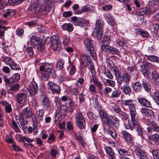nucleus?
I'll return each mask as SVG.
<instances>
[{
	"instance_id": "obj_1",
	"label": "nucleus",
	"mask_w": 159,
	"mask_h": 159,
	"mask_svg": "<svg viewBox=\"0 0 159 159\" xmlns=\"http://www.w3.org/2000/svg\"><path fill=\"white\" fill-rule=\"evenodd\" d=\"M113 71L119 86H121L123 84H129L130 76L129 73L126 72L123 73L116 67L114 68Z\"/></svg>"
},
{
	"instance_id": "obj_2",
	"label": "nucleus",
	"mask_w": 159,
	"mask_h": 159,
	"mask_svg": "<svg viewBox=\"0 0 159 159\" xmlns=\"http://www.w3.org/2000/svg\"><path fill=\"white\" fill-rule=\"evenodd\" d=\"M132 124L129 123L125 125V128L127 129L133 130L134 129L138 133V135L141 137V138H143V129L136 118V116L131 117Z\"/></svg>"
},
{
	"instance_id": "obj_3",
	"label": "nucleus",
	"mask_w": 159,
	"mask_h": 159,
	"mask_svg": "<svg viewBox=\"0 0 159 159\" xmlns=\"http://www.w3.org/2000/svg\"><path fill=\"white\" fill-rule=\"evenodd\" d=\"M84 48L89 57H91L92 59L95 60L96 54L95 52L94 42L92 40L87 38L84 41Z\"/></svg>"
},
{
	"instance_id": "obj_4",
	"label": "nucleus",
	"mask_w": 159,
	"mask_h": 159,
	"mask_svg": "<svg viewBox=\"0 0 159 159\" xmlns=\"http://www.w3.org/2000/svg\"><path fill=\"white\" fill-rule=\"evenodd\" d=\"M50 41L52 47L54 51L58 52L62 50V47L61 43L57 36L53 35L50 38Z\"/></svg>"
},
{
	"instance_id": "obj_5",
	"label": "nucleus",
	"mask_w": 159,
	"mask_h": 159,
	"mask_svg": "<svg viewBox=\"0 0 159 159\" xmlns=\"http://www.w3.org/2000/svg\"><path fill=\"white\" fill-rule=\"evenodd\" d=\"M134 100L129 99L122 101V104L128 107L131 115V118L136 116L135 105L134 103Z\"/></svg>"
},
{
	"instance_id": "obj_6",
	"label": "nucleus",
	"mask_w": 159,
	"mask_h": 159,
	"mask_svg": "<svg viewBox=\"0 0 159 159\" xmlns=\"http://www.w3.org/2000/svg\"><path fill=\"white\" fill-rule=\"evenodd\" d=\"M75 117L77 126L80 129H85V120L81 113L80 112H77L75 115Z\"/></svg>"
},
{
	"instance_id": "obj_7",
	"label": "nucleus",
	"mask_w": 159,
	"mask_h": 159,
	"mask_svg": "<svg viewBox=\"0 0 159 159\" xmlns=\"http://www.w3.org/2000/svg\"><path fill=\"white\" fill-rule=\"evenodd\" d=\"M15 101L19 104H23L27 100L26 92L24 91L16 94L15 96Z\"/></svg>"
},
{
	"instance_id": "obj_8",
	"label": "nucleus",
	"mask_w": 159,
	"mask_h": 159,
	"mask_svg": "<svg viewBox=\"0 0 159 159\" xmlns=\"http://www.w3.org/2000/svg\"><path fill=\"white\" fill-rule=\"evenodd\" d=\"M42 105L43 108L46 111H49L51 109V104L48 98L45 95L41 97Z\"/></svg>"
},
{
	"instance_id": "obj_9",
	"label": "nucleus",
	"mask_w": 159,
	"mask_h": 159,
	"mask_svg": "<svg viewBox=\"0 0 159 159\" xmlns=\"http://www.w3.org/2000/svg\"><path fill=\"white\" fill-rule=\"evenodd\" d=\"M28 89L31 96H34L38 91L37 84L34 80H33L30 83Z\"/></svg>"
},
{
	"instance_id": "obj_10",
	"label": "nucleus",
	"mask_w": 159,
	"mask_h": 159,
	"mask_svg": "<svg viewBox=\"0 0 159 159\" xmlns=\"http://www.w3.org/2000/svg\"><path fill=\"white\" fill-rule=\"evenodd\" d=\"M48 88L51 90L52 94L60 93V86L51 81H49L47 84Z\"/></svg>"
},
{
	"instance_id": "obj_11",
	"label": "nucleus",
	"mask_w": 159,
	"mask_h": 159,
	"mask_svg": "<svg viewBox=\"0 0 159 159\" xmlns=\"http://www.w3.org/2000/svg\"><path fill=\"white\" fill-rule=\"evenodd\" d=\"M38 0H32L31 1L29 9L33 14L38 12L40 9L39 7L38 6Z\"/></svg>"
},
{
	"instance_id": "obj_12",
	"label": "nucleus",
	"mask_w": 159,
	"mask_h": 159,
	"mask_svg": "<svg viewBox=\"0 0 159 159\" xmlns=\"http://www.w3.org/2000/svg\"><path fill=\"white\" fill-rule=\"evenodd\" d=\"M103 24L101 20H97L95 24V32L97 34L101 35L103 31Z\"/></svg>"
},
{
	"instance_id": "obj_13",
	"label": "nucleus",
	"mask_w": 159,
	"mask_h": 159,
	"mask_svg": "<svg viewBox=\"0 0 159 159\" xmlns=\"http://www.w3.org/2000/svg\"><path fill=\"white\" fill-rule=\"evenodd\" d=\"M104 149L109 159H116V157L114 151L111 147H105Z\"/></svg>"
},
{
	"instance_id": "obj_14",
	"label": "nucleus",
	"mask_w": 159,
	"mask_h": 159,
	"mask_svg": "<svg viewBox=\"0 0 159 159\" xmlns=\"http://www.w3.org/2000/svg\"><path fill=\"white\" fill-rule=\"evenodd\" d=\"M88 57L83 54L80 58V65L82 68H84L88 63Z\"/></svg>"
},
{
	"instance_id": "obj_15",
	"label": "nucleus",
	"mask_w": 159,
	"mask_h": 159,
	"mask_svg": "<svg viewBox=\"0 0 159 159\" xmlns=\"http://www.w3.org/2000/svg\"><path fill=\"white\" fill-rule=\"evenodd\" d=\"M53 68V66L51 64L46 63L43 64L40 66L39 70L41 71L45 70L54 72Z\"/></svg>"
},
{
	"instance_id": "obj_16",
	"label": "nucleus",
	"mask_w": 159,
	"mask_h": 159,
	"mask_svg": "<svg viewBox=\"0 0 159 159\" xmlns=\"http://www.w3.org/2000/svg\"><path fill=\"white\" fill-rule=\"evenodd\" d=\"M151 13V9L148 7H145L140 8L137 14L139 16H143L144 15H148Z\"/></svg>"
},
{
	"instance_id": "obj_17",
	"label": "nucleus",
	"mask_w": 159,
	"mask_h": 159,
	"mask_svg": "<svg viewBox=\"0 0 159 159\" xmlns=\"http://www.w3.org/2000/svg\"><path fill=\"white\" fill-rule=\"evenodd\" d=\"M121 134L127 142L130 143L132 142L133 138L132 136L128 132L125 130L122 131L121 132Z\"/></svg>"
},
{
	"instance_id": "obj_18",
	"label": "nucleus",
	"mask_w": 159,
	"mask_h": 159,
	"mask_svg": "<svg viewBox=\"0 0 159 159\" xmlns=\"http://www.w3.org/2000/svg\"><path fill=\"white\" fill-rule=\"evenodd\" d=\"M139 102L142 106L146 107H150L151 104L150 102L146 99L143 98H137Z\"/></svg>"
},
{
	"instance_id": "obj_19",
	"label": "nucleus",
	"mask_w": 159,
	"mask_h": 159,
	"mask_svg": "<svg viewBox=\"0 0 159 159\" xmlns=\"http://www.w3.org/2000/svg\"><path fill=\"white\" fill-rule=\"evenodd\" d=\"M150 141L152 144L158 145L159 144V134L155 133L152 135L149 138Z\"/></svg>"
},
{
	"instance_id": "obj_20",
	"label": "nucleus",
	"mask_w": 159,
	"mask_h": 159,
	"mask_svg": "<svg viewBox=\"0 0 159 159\" xmlns=\"http://www.w3.org/2000/svg\"><path fill=\"white\" fill-rule=\"evenodd\" d=\"M120 86V89L125 94L129 96L131 94V89L128 84H125Z\"/></svg>"
},
{
	"instance_id": "obj_21",
	"label": "nucleus",
	"mask_w": 159,
	"mask_h": 159,
	"mask_svg": "<svg viewBox=\"0 0 159 159\" xmlns=\"http://www.w3.org/2000/svg\"><path fill=\"white\" fill-rule=\"evenodd\" d=\"M22 114L26 118H28L32 115L33 113L30 107H26L22 111Z\"/></svg>"
},
{
	"instance_id": "obj_22",
	"label": "nucleus",
	"mask_w": 159,
	"mask_h": 159,
	"mask_svg": "<svg viewBox=\"0 0 159 159\" xmlns=\"http://www.w3.org/2000/svg\"><path fill=\"white\" fill-rule=\"evenodd\" d=\"M55 4H52V2L48 3V2H43L42 4L43 10L45 11H49L52 9Z\"/></svg>"
},
{
	"instance_id": "obj_23",
	"label": "nucleus",
	"mask_w": 159,
	"mask_h": 159,
	"mask_svg": "<svg viewBox=\"0 0 159 159\" xmlns=\"http://www.w3.org/2000/svg\"><path fill=\"white\" fill-rule=\"evenodd\" d=\"M68 69L69 70V74L70 75H73L76 71L75 66L72 62L69 61V65Z\"/></svg>"
},
{
	"instance_id": "obj_24",
	"label": "nucleus",
	"mask_w": 159,
	"mask_h": 159,
	"mask_svg": "<svg viewBox=\"0 0 159 159\" xmlns=\"http://www.w3.org/2000/svg\"><path fill=\"white\" fill-rule=\"evenodd\" d=\"M133 88L135 92H140L142 89V87L141 84L138 82L134 83L133 84Z\"/></svg>"
},
{
	"instance_id": "obj_25",
	"label": "nucleus",
	"mask_w": 159,
	"mask_h": 159,
	"mask_svg": "<svg viewBox=\"0 0 159 159\" xmlns=\"http://www.w3.org/2000/svg\"><path fill=\"white\" fill-rule=\"evenodd\" d=\"M40 39L35 36H32L31 37L29 42H28V45H30L31 46H34V44H36L35 42H40Z\"/></svg>"
},
{
	"instance_id": "obj_26",
	"label": "nucleus",
	"mask_w": 159,
	"mask_h": 159,
	"mask_svg": "<svg viewBox=\"0 0 159 159\" xmlns=\"http://www.w3.org/2000/svg\"><path fill=\"white\" fill-rule=\"evenodd\" d=\"M62 28L64 30H66L69 32L73 30V27L70 23L64 24L62 26Z\"/></svg>"
},
{
	"instance_id": "obj_27",
	"label": "nucleus",
	"mask_w": 159,
	"mask_h": 159,
	"mask_svg": "<svg viewBox=\"0 0 159 159\" xmlns=\"http://www.w3.org/2000/svg\"><path fill=\"white\" fill-rule=\"evenodd\" d=\"M45 48V43L43 41L38 42L36 46V49L38 51L42 52Z\"/></svg>"
},
{
	"instance_id": "obj_28",
	"label": "nucleus",
	"mask_w": 159,
	"mask_h": 159,
	"mask_svg": "<svg viewBox=\"0 0 159 159\" xmlns=\"http://www.w3.org/2000/svg\"><path fill=\"white\" fill-rule=\"evenodd\" d=\"M65 104L67 106L68 111L72 113L74 108V105L73 101L72 100H70L69 102H66Z\"/></svg>"
},
{
	"instance_id": "obj_29",
	"label": "nucleus",
	"mask_w": 159,
	"mask_h": 159,
	"mask_svg": "<svg viewBox=\"0 0 159 159\" xmlns=\"http://www.w3.org/2000/svg\"><path fill=\"white\" fill-rule=\"evenodd\" d=\"M148 125L151 126L154 132H159V126L155 121H150V124H148Z\"/></svg>"
},
{
	"instance_id": "obj_30",
	"label": "nucleus",
	"mask_w": 159,
	"mask_h": 159,
	"mask_svg": "<svg viewBox=\"0 0 159 159\" xmlns=\"http://www.w3.org/2000/svg\"><path fill=\"white\" fill-rule=\"evenodd\" d=\"M86 24V21L85 19L83 18L79 19L77 22L75 23V25L82 27L85 26Z\"/></svg>"
},
{
	"instance_id": "obj_31",
	"label": "nucleus",
	"mask_w": 159,
	"mask_h": 159,
	"mask_svg": "<svg viewBox=\"0 0 159 159\" xmlns=\"http://www.w3.org/2000/svg\"><path fill=\"white\" fill-rule=\"evenodd\" d=\"M142 84L144 89L147 92H149L151 89V86L148 84L147 81L145 79L142 80Z\"/></svg>"
},
{
	"instance_id": "obj_32",
	"label": "nucleus",
	"mask_w": 159,
	"mask_h": 159,
	"mask_svg": "<svg viewBox=\"0 0 159 159\" xmlns=\"http://www.w3.org/2000/svg\"><path fill=\"white\" fill-rule=\"evenodd\" d=\"M15 12V11L14 9H9L5 11L3 14L4 17L8 18L11 15H13Z\"/></svg>"
},
{
	"instance_id": "obj_33",
	"label": "nucleus",
	"mask_w": 159,
	"mask_h": 159,
	"mask_svg": "<svg viewBox=\"0 0 159 159\" xmlns=\"http://www.w3.org/2000/svg\"><path fill=\"white\" fill-rule=\"evenodd\" d=\"M42 72V74L43 77L45 78V80L47 81L49 78L51 74L53 71L50 70H45L41 71Z\"/></svg>"
},
{
	"instance_id": "obj_34",
	"label": "nucleus",
	"mask_w": 159,
	"mask_h": 159,
	"mask_svg": "<svg viewBox=\"0 0 159 159\" xmlns=\"http://www.w3.org/2000/svg\"><path fill=\"white\" fill-rule=\"evenodd\" d=\"M128 41L124 39H121L119 40V41H117L118 43L119 46L121 47L122 48H125V47H127V43Z\"/></svg>"
},
{
	"instance_id": "obj_35",
	"label": "nucleus",
	"mask_w": 159,
	"mask_h": 159,
	"mask_svg": "<svg viewBox=\"0 0 159 159\" xmlns=\"http://www.w3.org/2000/svg\"><path fill=\"white\" fill-rule=\"evenodd\" d=\"M138 35H141L143 37H147L149 36V33L145 30H142L141 29H139L136 32Z\"/></svg>"
},
{
	"instance_id": "obj_36",
	"label": "nucleus",
	"mask_w": 159,
	"mask_h": 159,
	"mask_svg": "<svg viewBox=\"0 0 159 159\" xmlns=\"http://www.w3.org/2000/svg\"><path fill=\"white\" fill-rule=\"evenodd\" d=\"M36 113L37 115L38 120L39 121H42L43 119V116L44 113L43 110L40 109L37 111Z\"/></svg>"
},
{
	"instance_id": "obj_37",
	"label": "nucleus",
	"mask_w": 159,
	"mask_h": 159,
	"mask_svg": "<svg viewBox=\"0 0 159 159\" xmlns=\"http://www.w3.org/2000/svg\"><path fill=\"white\" fill-rule=\"evenodd\" d=\"M134 149L136 155L139 157L146 152L137 147H135Z\"/></svg>"
},
{
	"instance_id": "obj_38",
	"label": "nucleus",
	"mask_w": 159,
	"mask_h": 159,
	"mask_svg": "<svg viewBox=\"0 0 159 159\" xmlns=\"http://www.w3.org/2000/svg\"><path fill=\"white\" fill-rule=\"evenodd\" d=\"M64 64V61L61 59L57 62L56 65L57 68L58 70H60L63 68V66Z\"/></svg>"
},
{
	"instance_id": "obj_39",
	"label": "nucleus",
	"mask_w": 159,
	"mask_h": 159,
	"mask_svg": "<svg viewBox=\"0 0 159 159\" xmlns=\"http://www.w3.org/2000/svg\"><path fill=\"white\" fill-rule=\"evenodd\" d=\"M107 21V23L111 26H114L115 24V20L113 17L110 14L108 15Z\"/></svg>"
},
{
	"instance_id": "obj_40",
	"label": "nucleus",
	"mask_w": 159,
	"mask_h": 159,
	"mask_svg": "<svg viewBox=\"0 0 159 159\" xmlns=\"http://www.w3.org/2000/svg\"><path fill=\"white\" fill-rule=\"evenodd\" d=\"M2 60L7 65H8L9 66H10L11 63L13 62V60L11 58L6 56L3 57Z\"/></svg>"
},
{
	"instance_id": "obj_41",
	"label": "nucleus",
	"mask_w": 159,
	"mask_h": 159,
	"mask_svg": "<svg viewBox=\"0 0 159 159\" xmlns=\"http://www.w3.org/2000/svg\"><path fill=\"white\" fill-rule=\"evenodd\" d=\"M11 124L12 125V128L16 132L19 133L20 132V130L16 122L14 120H12Z\"/></svg>"
},
{
	"instance_id": "obj_42",
	"label": "nucleus",
	"mask_w": 159,
	"mask_h": 159,
	"mask_svg": "<svg viewBox=\"0 0 159 159\" xmlns=\"http://www.w3.org/2000/svg\"><path fill=\"white\" fill-rule=\"evenodd\" d=\"M88 67L89 69L91 71L93 75L95 74V70H94V67L93 65L92 62L90 60H89V64L88 63Z\"/></svg>"
},
{
	"instance_id": "obj_43",
	"label": "nucleus",
	"mask_w": 159,
	"mask_h": 159,
	"mask_svg": "<svg viewBox=\"0 0 159 159\" xmlns=\"http://www.w3.org/2000/svg\"><path fill=\"white\" fill-rule=\"evenodd\" d=\"M99 114L102 121L109 116V115L106 111L103 110L99 111Z\"/></svg>"
},
{
	"instance_id": "obj_44",
	"label": "nucleus",
	"mask_w": 159,
	"mask_h": 159,
	"mask_svg": "<svg viewBox=\"0 0 159 159\" xmlns=\"http://www.w3.org/2000/svg\"><path fill=\"white\" fill-rule=\"evenodd\" d=\"M103 74L110 79H113L114 76L112 74L111 71L108 69H105L103 72Z\"/></svg>"
},
{
	"instance_id": "obj_45",
	"label": "nucleus",
	"mask_w": 159,
	"mask_h": 159,
	"mask_svg": "<svg viewBox=\"0 0 159 159\" xmlns=\"http://www.w3.org/2000/svg\"><path fill=\"white\" fill-rule=\"evenodd\" d=\"M20 75L19 73L15 74L11 77V82L12 83L18 82L20 78Z\"/></svg>"
},
{
	"instance_id": "obj_46",
	"label": "nucleus",
	"mask_w": 159,
	"mask_h": 159,
	"mask_svg": "<svg viewBox=\"0 0 159 159\" xmlns=\"http://www.w3.org/2000/svg\"><path fill=\"white\" fill-rule=\"evenodd\" d=\"M102 121L106 124L108 126H111L112 124L111 118L109 115L104 120Z\"/></svg>"
},
{
	"instance_id": "obj_47",
	"label": "nucleus",
	"mask_w": 159,
	"mask_h": 159,
	"mask_svg": "<svg viewBox=\"0 0 159 159\" xmlns=\"http://www.w3.org/2000/svg\"><path fill=\"white\" fill-rule=\"evenodd\" d=\"M24 0H8L9 3L11 5H18L22 2Z\"/></svg>"
},
{
	"instance_id": "obj_48",
	"label": "nucleus",
	"mask_w": 159,
	"mask_h": 159,
	"mask_svg": "<svg viewBox=\"0 0 159 159\" xmlns=\"http://www.w3.org/2000/svg\"><path fill=\"white\" fill-rule=\"evenodd\" d=\"M152 97L153 100L159 105V93L157 91H155Z\"/></svg>"
},
{
	"instance_id": "obj_49",
	"label": "nucleus",
	"mask_w": 159,
	"mask_h": 159,
	"mask_svg": "<svg viewBox=\"0 0 159 159\" xmlns=\"http://www.w3.org/2000/svg\"><path fill=\"white\" fill-rule=\"evenodd\" d=\"M104 84L112 87H114L115 86V82L109 79H107Z\"/></svg>"
},
{
	"instance_id": "obj_50",
	"label": "nucleus",
	"mask_w": 159,
	"mask_h": 159,
	"mask_svg": "<svg viewBox=\"0 0 159 159\" xmlns=\"http://www.w3.org/2000/svg\"><path fill=\"white\" fill-rule=\"evenodd\" d=\"M112 47L110 46L107 43L105 44V43H103L101 46V49L102 50H105V51H106L110 52V50H111Z\"/></svg>"
},
{
	"instance_id": "obj_51",
	"label": "nucleus",
	"mask_w": 159,
	"mask_h": 159,
	"mask_svg": "<svg viewBox=\"0 0 159 159\" xmlns=\"http://www.w3.org/2000/svg\"><path fill=\"white\" fill-rule=\"evenodd\" d=\"M141 112L144 113L147 116H148L149 115H150L152 113V111L144 108H143L141 109Z\"/></svg>"
},
{
	"instance_id": "obj_52",
	"label": "nucleus",
	"mask_w": 159,
	"mask_h": 159,
	"mask_svg": "<svg viewBox=\"0 0 159 159\" xmlns=\"http://www.w3.org/2000/svg\"><path fill=\"white\" fill-rule=\"evenodd\" d=\"M113 120H112L113 125L117 128L119 126V123L118 119L115 116L112 117Z\"/></svg>"
},
{
	"instance_id": "obj_53",
	"label": "nucleus",
	"mask_w": 159,
	"mask_h": 159,
	"mask_svg": "<svg viewBox=\"0 0 159 159\" xmlns=\"http://www.w3.org/2000/svg\"><path fill=\"white\" fill-rule=\"evenodd\" d=\"M70 43L69 37L67 36H66L63 37V44L64 46H68Z\"/></svg>"
},
{
	"instance_id": "obj_54",
	"label": "nucleus",
	"mask_w": 159,
	"mask_h": 159,
	"mask_svg": "<svg viewBox=\"0 0 159 159\" xmlns=\"http://www.w3.org/2000/svg\"><path fill=\"white\" fill-rule=\"evenodd\" d=\"M152 77L155 81H157L158 79H159V74L157 73L155 70H153L152 72Z\"/></svg>"
},
{
	"instance_id": "obj_55",
	"label": "nucleus",
	"mask_w": 159,
	"mask_h": 159,
	"mask_svg": "<svg viewBox=\"0 0 159 159\" xmlns=\"http://www.w3.org/2000/svg\"><path fill=\"white\" fill-rule=\"evenodd\" d=\"M120 94V92L119 91L116 90L114 91L111 94L110 97L111 98H116L119 97Z\"/></svg>"
},
{
	"instance_id": "obj_56",
	"label": "nucleus",
	"mask_w": 159,
	"mask_h": 159,
	"mask_svg": "<svg viewBox=\"0 0 159 159\" xmlns=\"http://www.w3.org/2000/svg\"><path fill=\"white\" fill-rule=\"evenodd\" d=\"M10 66L11 69L14 70H18L20 69V68L19 65L15 63L13 61L11 63Z\"/></svg>"
},
{
	"instance_id": "obj_57",
	"label": "nucleus",
	"mask_w": 159,
	"mask_h": 159,
	"mask_svg": "<svg viewBox=\"0 0 159 159\" xmlns=\"http://www.w3.org/2000/svg\"><path fill=\"white\" fill-rule=\"evenodd\" d=\"M128 70L133 72L134 73V75L135 76L136 79H138V72L134 67H129L128 68Z\"/></svg>"
},
{
	"instance_id": "obj_58",
	"label": "nucleus",
	"mask_w": 159,
	"mask_h": 159,
	"mask_svg": "<svg viewBox=\"0 0 159 159\" xmlns=\"http://www.w3.org/2000/svg\"><path fill=\"white\" fill-rule=\"evenodd\" d=\"M74 136L75 139L78 141H81L83 140V138L80 135V132L75 133Z\"/></svg>"
},
{
	"instance_id": "obj_59",
	"label": "nucleus",
	"mask_w": 159,
	"mask_h": 159,
	"mask_svg": "<svg viewBox=\"0 0 159 159\" xmlns=\"http://www.w3.org/2000/svg\"><path fill=\"white\" fill-rule=\"evenodd\" d=\"M60 110L61 113H62L64 115L66 114L67 111H68L67 106L66 105L61 106L60 107Z\"/></svg>"
},
{
	"instance_id": "obj_60",
	"label": "nucleus",
	"mask_w": 159,
	"mask_h": 159,
	"mask_svg": "<svg viewBox=\"0 0 159 159\" xmlns=\"http://www.w3.org/2000/svg\"><path fill=\"white\" fill-rule=\"evenodd\" d=\"M67 128L68 130H71L72 133H74V131L73 130V126L71 122L67 121L66 123Z\"/></svg>"
},
{
	"instance_id": "obj_61",
	"label": "nucleus",
	"mask_w": 159,
	"mask_h": 159,
	"mask_svg": "<svg viewBox=\"0 0 159 159\" xmlns=\"http://www.w3.org/2000/svg\"><path fill=\"white\" fill-rule=\"evenodd\" d=\"M154 159H157L159 158V151L157 150H155L152 152Z\"/></svg>"
},
{
	"instance_id": "obj_62",
	"label": "nucleus",
	"mask_w": 159,
	"mask_h": 159,
	"mask_svg": "<svg viewBox=\"0 0 159 159\" xmlns=\"http://www.w3.org/2000/svg\"><path fill=\"white\" fill-rule=\"evenodd\" d=\"M55 141V138L54 135L52 134H50L49 137L47 142L50 143H51Z\"/></svg>"
},
{
	"instance_id": "obj_63",
	"label": "nucleus",
	"mask_w": 159,
	"mask_h": 159,
	"mask_svg": "<svg viewBox=\"0 0 159 159\" xmlns=\"http://www.w3.org/2000/svg\"><path fill=\"white\" fill-rule=\"evenodd\" d=\"M32 120L34 128V129H36V128L37 127L38 124L37 118L35 116H34L32 117Z\"/></svg>"
},
{
	"instance_id": "obj_64",
	"label": "nucleus",
	"mask_w": 159,
	"mask_h": 159,
	"mask_svg": "<svg viewBox=\"0 0 159 159\" xmlns=\"http://www.w3.org/2000/svg\"><path fill=\"white\" fill-rule=\"evenodd\" d=\"M112 109L113 111L116 113H118L120 111V109L117 105L114 104L112 107Z\"/></svg>"
}]
</instances>
